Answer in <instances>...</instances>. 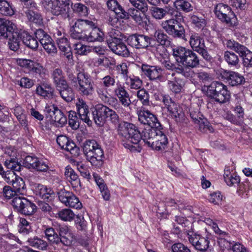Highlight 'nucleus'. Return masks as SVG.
I'll return each instance as SVG.
<instances>
[{"label": "nucleus", "instance_id": "obj_6", "mask_svg": "<svg viewBox=\"0 0 252 252\" xmlns=\"http://www.w3.org/2000/svg\"><path fill=\"white\" fill-rule=\"evenodd\" d=\"M92 114L95 123L99 126H102L107 119L115 125L120 122L119 116L116 111L101 104L95 105Z\"/></svg>", "mask_w": 252, "mask_h": 252}, {"label": "nucleus", "instance_id": "obj_20", "mask_svg": "<svg viewBox=\"0 0 252 252\" xmlns=\"http://www.w3.org/2000/svg\"><path fill=\"white\" fill-rule=\"evenodd\" d=\"M222 78L232 86L241 85L245 82L243 76L236 72L227 70H223L220 73Z\"/></svg>", "mask_w": 252, "mask_h": 252}, {"label": "nucleus", "instance_id": "obj_24", "mask_svg": "<svg viewBox=\"0 0 252 252\" xmlns=\"http://www.w3.org/2000/svg\"><path fill=\"white\" fill-rule=\"evenodd\" d=\"M64 175L74 189L80 188L81 182L79 176L70 166H67L65 167Z\"/></svg>", "mask_w": 252, "mask_h": 252}, {"label": "nucleus", "instance_id": "obj_7", "mask_svg": "<svg viewBox=\"0 0 252 252\" xmlns=\"http://www.w3.org/2000/svg\"><path fill=\"white\" fill-rule=\"evenodd\" d=\"M206 94L220 103H224L229 101L230 94L227 87L221 83L214 81L206 87Z\"/></svg>", "mask_w": 252, "mask_h": 252}, {"label": "nucleus", "instance_id": "obj_1", "mask_svg": "<svg viewBox=\"0 0 252 252\" xmlns=\"http://www.w3.org/2000/svg\"><path fill=\"white\" fill-rule=\"evenodd\" d=\"M161 129L145 128L140 133L133 124L124 122L119 125L118 134L127 140L123 145L131 151L135 150V147L130 143L137 145L142 139L147 147L159 151L165 150L168 143L167 136Z\"/></svg>", "mask_w": 252, "mask_h": 252}, {"label": "nucleus", "instance_id": "obj_56", "mask_svg": "<svg viewBox=\"0 0 252 252\" xmlns=\"http://www.w3.org/2000/svg\"><path fill=\"white\" fill-rule=\"evenodd\" d=\"M73 11L81 16H86L88 14V9L86 6L81 3H75L72 5Z\"/></svg>", "mask_w": 252, "mask_h": 252}, {"label": "nucleus", "instance_id": "obj_3", "mask_svg": "<svg viewBox=\"0 0 252 252\" xmlns=\"http://www.w3.org/2000/svg\"><path fill=\"white\" fill-rule=\"evenodd\" d=\"M83 154L92 165L100 167L104 158V151L101 145L94 139L85 141L82 144Z\"/></svg>", "mask_w": 252, "mask_h": 252}, {"label": "nucleus", "instance_id": "obj_45", "mask_svg": "<svg viewBox=\"0 0 252 252\" xmlns=\"http://www.w3.org/2000/svg\"><path fill=\"white\" fill-rule=\"evenodd\" d=\"M52 77L56 88L61 86H65V85L67 82L65 80L63 71L61 69H55L52 73Z\"/></svg>", "mask_w": 252, "mask_h": 252}, {"label": "nucleus", "instance_id": "obj_39", "mask_svg": "<svg viewBox=\"0 0 252 252\" xmlns=\"http://www.w3.org/2000/svg\"><path fill=\"white\" fill-rule=\"evenodd\" d=\"M0 14L6 16L13 15L15 9L12 3L6 0H0Z\"/></svg>", "mask_w": 252, "mask_h": 252}, {"label": "nucleus", "instance_id": "obj_15", "mask_svg": "<svg viewBox=\"0 0 252 252\" xmlns=\"http://www.w3.org/2000/svg\"><path fill=\"white\" fill-rule=\"evenodd\" d=\"M58 198L59 200L66 207L77 209L82 207V204L78 198L72 192L61 190L58 192Z\"/></svg>", "mask_w": 252, "mask_h": 252}, {"label": "nucleus", "instance_id": "obj_30", "mask_svg": "<svg viewBox=\"0 0 252 252\" xmlns=\"http://www.w3.org/2000/svg\"><path fill=\"white\" fill-rule=\"evenodd\" d=\"M57 42L59 48L63 55L70 60L72 58V54L71 51L70 45L66 38L63 36L61 38H57Z\"/></svg>", "mask_w": 252, "mask_h": 252}, {"label": "nucleus", "instance_id": "obj_44", "mask_svg": "<svg viewBox=\"0 0 252 252\" xmlns=\"http://www.w3.org/2000/svg\"><path fill=\"white\" fill-rule=\"evenodd\" d=\"M79 26H82L83 25L80 23L76 24L75 22L74 23L70 29V35L73 39L83 40L86 33L80 30L78 27Z\"/></svg>", "mask_w": 252, "mask_h": 252}, {"label": "nucleus", "instance_id": "obj_10", "mask_svg": "<svg viewBox=\"0 0 252 252\" xmlns=\"http://www.w3.org/2000/svg\"><path fill=\"white\" fill-rule=\"evenodd\" d=\"M116 83L114 77L108 75L102 78V82L96 85L95 92L98 97L102 101H108V99L113 96L109 94L108 88L113 87Z\"/></svg>", "mask_w": 252, "mask_h": 252}, {"label": "nucleus", "instance_id": "obj_49", "mask_svg": "<svg viewBox=\"0 0 252 252\" xmlns=\"http://www.w3.org/2000/svg\"><path fill=\"white\" fill-rule=\"evenodd\" d=\"M31 9L30 8L26 13L28 20L37 25H41L42 24V17L41 14L37 11H34Z\"/></svg>", "mask_w": 252, "mask_h": 252}, {"label": "nucleus", "instance_id": "obj_54", "mask_svg": "<svg viewBox=\"0 0 252 252\" xmlns=\"http://www.w3.org/2000/svg\"><path fill=\"white\" fill-rule=\"evenodd\" d=\"M114 93L115 95L117 97V98L125 97L126 96L129 95V93L124 85L120 83L116 84V86L114 89Z\"/></svg>", "mask_w": 252, "mask_h": 252}, {"label": "nucleus", "instance_id": "obj_58", "mask_svg": "<svg viewBox=\"0 0 252 252\" xmlns=\"http://www.w3.org/2000/svg\"><path fill=\"white\" fill-rule=\"evenodd\" d=\"M49 168V165L48 161L38 158H37L36 164L33 169L37 171L46 172Z\"/></svg>", "mask_w": 252, "mask_h": 252}, {"label": "nucleus", "instance_id": "obj_25", "mask_svg": "<svg viewBox=\"0 0 252 252\" xmlns=\"http://www.w3.org/2000/svg\"><path fill=\"white\" fill-rule=\"evenodd\" d=\"M103 102L111 105L117 111V113L118 114H119L121 117L129 115V112L131 110L130 107H125L124 105H121L118 102V100L116 97L112 96L109 98L108 101Z\"/></svg>", "mask_w": 252, "mask_h": 252}, {"label": "nucleus", "instance_id": "obj_48", "mask_svg": "<svg viewBox=\"0 0 252 252\" xmlns=\"http://www.w3.org/2000/svg\"><path fill=\"white\" fill-rule=\"evenodd\" d=\"M136 96L143 106H149L150 95L148 92L144 88L139 89L136 92Z\"/></svg>", "mask_w": 252, "mask_h": 252}, {"label": "nucleus", "instance_id": "obj_9", "mask_svg": "<svg viewBox=\"0 0 252 252\" xmlns=\"http://www.w3.org/2000/svg\"><path fill=\"white\" fill-rule=\"evenodd\" d=\"M11 204L18 212L25 215H32L36 210L34 203L22 196H15L13 198Z\"/></svg>", "mask_w": 252, "mask_h": 252}, {"label": "nucleus", "instance_id": "obj_32", "mask_svg": "<svg viewBox=\"0 0 252 252\" xmlns=\"http://www.w3.org/2000/svg\"><path fill=\"white\" fill-rule=\"evenodd\" d=\"M8 45L10 50L17 51L19 48V43L20 40V33L16 27V30L12 32L9 36Z\"/></svg>", "mask_w": 252, "mask_h": 252}, {"label": "nucleus", "instance_id": "obj_26", "mask_svg": "<svg viewBox=\"0 0 252 252\" xmlns=\"http://www.w3.org/2000/svg\"><path fill=\"white\" fill-rule=\"evenodd\" d=\"M163 102L168 111L175 118H180L183 115L182 110L169 96H164Z\"/></svg>", "mask_w": 252, "mask_h": 252}, {"label": "nucleus", "instance_id": "obj_16", "mask_svg": "<svg viewBox=\"0 0 252 252\" xmlns=\"http://www.w3.org/2000/svg\"><path fill=\"white\" fill-rule=\"evenodd\" d=\"M142 73L150 80H158L163 82L164 70L160 66L142 64L141 66Z\"/></svg>", "mask_w": 252, "mask_h": 252}, {"label": "nucleus", "instance_id": "obj_41", "mask_svg": "<svg viewBox=\"0 0 252 252\" xmlns=\"http://www.w3.org/2000/svg\"><path fill=\"white\" fill-rule=\"evenodd\" d=\"M185 84V81L183 79L177 77L173 81H168V88L175 94L181 92Z\"/></svg>", "mask_w": 252, "mask_h": 252}, {"label": "nucleus", "instance_id": "obj_50", "mask_svg": "<svg viewBox=\"0 0 252 252\" xmlns=\"http://www.w3.org/2000/svg\"><path fill=\"white\" fill-rule=\"evenodd\" d=\"M58 215L60 219L65 221L73 220L76 216L71 210L66 208L60 211Z\"/></svg>", "mask_w": 252, "mask_h": 252}, {"label": "nucleus", "instance_id": "obj_55", "mask_svg": "<svg viewBox=\"0 0 252 252\" xmlns=\"http://www.w3.org/2000/svg\"><path fill=\"white\" fill-rule=\"evenodd\" d=\"M154 37L156 41L161 45H165L168 42V35L161 30H158L155 31Z\"/></svg>", "mask_w": 252, "mask_h": 252}, {"label": "nucleus", "instance_id": "obj_21", "mask_svg": "<svg viewBox=\"0 0 252 252\" xmlns=\"http://www.w3.org/2000/svg\"><path fill=\"white\" fill-rule=\"evenodd\" d=\"M60 239L59 243L61 242L65 246L71 245L74 240V235L70 227L66 225H63L59 228Z\"/></svg>", "mask_w": 252, "mask_h": 252}, {"label": "nucleus", "instance_id": "obj_35", "mask_svg": "<svg viewBox=\"0 0 252 252\" xmlns=\"http://www.w3.org/2000/svg\"><path fill=\"white\" fill-rule=\"evenodd\" d=\"M125 84L132 90H139L142 86V81L139 77L130 75L124 80Z\"/></svg>", "mask_w": 252, "mask_h": 252}, {"label": "nucleus", "instance_id": "obj_27", "mask_svg": "<svg viewBox=\"0 0 252 252\" xmlns=\"http://www.w3.org/2000/svg\"><path fill=\"white\" fill-rule=\"evenodd\" d=\"M108 8L114 11L121 19H128V15L117 0H108L107 2Z\"/></svg>", "mask_w": 252, "mask_h": 252}, {"label": "nucleus", "instance_id": "obj_52", "mask_svg": "<svg viewBox=\"0 0 252 252\" xmlns=\"http://www.w3.org/2000/svg\"><path fill=\"white\" fill-rule=\"evenodd\" d=\"M224 59L231 66H236L239 62L238 56L231 51H225L224 53Z\"/></svg>", "mask_w": 252, "mask_h": 252}, {"label": "nucleus", "instance_id": "obj_40", "mask_svg": "<svg viewBox=\"0 0 252 252\" xmlns=\"http://www.w3.org/2000/svg\"><path fill=\"white\" fill-rule=\"evenodd\" d=\"M22 40L23 43L28 48L35 50L38 46L37 38H35L27 32H23L21 35Z\"/></svg>", "mask_w": 252, "mask_h": 252}, {"label": "nucleus", "instance_id": "obj_19", "mask_svg": "<svg viewBox=\"0 0 252 252\" xmlns=\"http://www.w3.org/2000/svg\"><path fill=\"white\" fill-rule=\"evenodd\" d=\"M188 238L189 242L198 251L205 252L209 248L210 242L206 238L201 237L200 235L193 233L189 235Z\"/></svg>", "mask_w": 252, "mask_h": 252}, {"label": "nucleus", "instance_id": "obj_31", "mask_svg": "<svg viewBox=\"0 0 252 252\" xmlns=\"http://www.w3.org/2000/svg\"><path fill=\"white\" fill-rule=\"evenodd\" d=\"M54 90L51 84L42 83L38 86L36 89V94L44 98H50L53 95Z\"/></svg>", "mask_w": 252, "mask_h": 252}, {"label": "nucleus", "instance_id": "obj_37", "mask_svg": "<svg viewBox=\"0 0 252 252\" xmlns=\"http://www.w3.org/2000/svg\"><path fill=\"white\" fill-rule=\"evenodd\" d=\"M145 13H142L140 10L137 8H129L127 12L128 18L130 16L135 22L139 25H143V20Z\"/></svg>", "mask_w": 252, "mask_h": 252}, {"label": "nucleus", "instance_id": "obj_4", "mask_svg": "<svg viewBox=\"0 0 252 252\" xmlns=\"http://www.w3.org/2000/svg\"><path fill=\"white\" fill-rule=\"evenodd\" d=\"M172 51V55L176 61L184 66L193 68L199 66V57L191 50L178 46L173 48Z\"/></svg>", "mask_w": 252, "mask_h": 252}, {"label": "nucleus", "instance_id": "obj_61", "mask_svg": "<svg viewBox=\"0 0 252 252\" xmlns=\"http://www.w3.org/2000/svg\"><path fill=\"white\" fill-rule=\"evenodd\" d=\"M75 23L76 24L80 23L83 25L82 26H79L78 27L81 31H83V32L85 33H86L87 31H89L90 28H93L94 26V23L93 21L89 20L78 19L75 22Z\"/></svg>", "mask_w": 252, "mask_h": 252}, {"label": "nucleus", "instance_id": "obj_8", "mask_svg": "<svg viewBox=\"0 0 252 252\" xmlns=\"http://www.w3.org/2000/svg\"><path fill=\"white\" fill-rule=\"evenodd\" d=\"M160 25L166 33L173 37L183 38L185 36L184 27L175 18L163 20Z\"/></svg>", "mask_w": 252, "mask_h": 252}, {"label": "nucleus", "instance_id": "obj_38", "mask_svg": "<svg viewBox=\"0 0 252 252\" xmlns=\"http://www.w3.org/2000/svg\"><path fill=\"white\" fill-rule=\"evenodd\" d=\"M27 243L30 246L41 251L46 250L48 246L46 241L37 236L28 239Z\"/></svg>", "mask_w": 252, "mask_h": 252}, {"label": "nucleus", "instance_id": "obj_22", "mask_svg": "<svg viewBox=\"0 0 252 252\" xmlns=\"http://www.w3.org/2000/svg\"><path fill=\"white\" fill-rule=\"evenodd\" d=\"M78 113L80 119L87 123L89 126L92 124V121L89 118V111L88 105L83 99H79L76 103Z\"/></svg>", "mask_w": 252, "mask_h": 252}, {"label": "nucleus", "instance_id": "obj_64", "mask_svg": "<svg viewBox=\"0 0 252 252\" xmlns=\"http://www.w3.org/2000/svg\"><path fill=\"white\" fill-rule=\"evenodd\" d=\"M36 75L42 79H45L48 76L47 69L40 64H37L32 69Z\"/></svg>", "mask_w": 252, "mask_h": 252}, {"label": "nucleus", "instance_id": "obj_28", "mask_svg": "<svg viewBox=\"0 0 252 252\" xmlns=\"http://www.w3.org/2000/svg\"><path fill=\"white\" fill-rule=\"evenodd\" d=\"M174 9L172 8L166 7L165 8H161L157 6L151 7L150 9V13L152 17L157 20H159L164 19L166 15L170 13L171 15H173Z\"/></svg>", "mask_w": 252, "mask_h": 252}, {"label": "nucleus", "instance_id": "obj_59", "mask_svg": "<svg viewBox=\"0 0 252 252\" xmlns=\"http://www.w3.org/2000/svg\"><path fill=\"white\" fill-rule=\"evenodd\" d=\"M129 2L136 8L142 13H146L148 11V5L145 0H129Z\"/></svg>", "mask_w": 252, "mask_h": 252}, {"label": "nucleus", "instance_id": "obj_2", "mask_svg": "<svg viewBox=\"0 0 252 252\" xmlns=\"http://www.w3.org/2000/svg\"><path fill=\"white\" fill-rule=\"evenodd\" d=\"M67 77L70 85L81 96L88 98L93 96L95 87H94L89 75L81 71L75 75L72 72L68 71Z\"/></svg>", "mask_w": 252, "mask_h": 252}, {"label": "nucleus", "instance_id": "obj_33", "mask_svg": "<svg viewBox=\"0 0 252 252\" xmlns=\"http://www.w3.org/2000/svg\"><path fill=\"white\" fill-rule=\"evenodd\" d=\"M65 86L58 87L57 89L60 92L61 97L66 101L70 102L74 98V94L71 88L68 86L67 83Z\"/></svg>", "mask_w": 252, "mask_h": 252}, {"label": "nucleus", "instance_id": "obj_53", "mask_svg": "<svg viewBox=\"0 0 252 252\" xmlns=\"http://www.w3.org/2000/svg\"><path fill=\"white\" fill-rule=\"evenodd\" d=\"M15 191L21 194H23L25 192L26 186L23 179L19 176L16 180L12 184Z\"/></svg>", "mask_w": 252, "mask_h": 252}, {"label": "nucleus", "instance_id": "obj_11", "mask_svg": "<svg viewBox=\"0 0 252 252\" xmlns=\"http://www.w3.org/2000/svg\"><path fill=\"white\" fill-rule=\"evenodd\" d=\"M44 112L58 126H62L67 122L66 117L58 106L52 102L46 103Z\"/></svg>", "mask_w": 252, "mask_h": 252}, {"label": "nucleus", "instance_id": "obj_46", "mask_svg": "<svg viewBox=\"0 0 252 252\" xmlns=\"http://www.w3.org/2000/svg\"><path fill=\"white\" fill-rule=\"evenodd\" d=\"M174 6L179 11L189 12L192 10L193 7L188 0H175Z\"/></svg>", "mask_w": 252, "mask_h": 252}, {"label": "nucleus", "instance_id": "obj_17", "mask_svg": "<svg viewBox=\"0 0 252 252\" xmlns=\"http://www.w3.org/2000/svg\"><path fill=\"white\" fill-rule=\"evenodd\" d=\"M111 38L108 41V45L111 51L117 55L126 57L129 55V52L126 45L120 38L111 35Z\"/></svg>", "mask_w": 252, "mask_h": 252}, {"label": "nucleus", "instance_id": "obj_13", "mask_svg": "<svg viewBox=\"0 0 252 252\" xmlns=\"http://www.w3.org/2000/svg\"><path fill=\"white\" fill-rule=\"evenodd\" d=\"M214 12L216 17L222 22L228 25H232V21L235 18V14L228 5L222 3L217 4Z\"/></svg>", "mask_w": 252, "mask_h": 252}, {"label": "nucleus", "instance_id": "obj_47", "mask_svg": "<svg viewBox=\"0 0 252 252\" xmlns=\"http://www.w3.org/2000/svg\"><path fill=\"white\" fill-rule=\"evenodd\" d=\"M46 238L52 245H58L60 237L52 227L47 228L44 231Z\"/></svg>", "mask_w": 252, "mask_h": 252}, {"label": "nucleus", "instance_id": "obj_12", "mask_svg": "<svg viewBox=\"0 0 252 252\" xmlns=\"http://www.w3.org/2000/svg\"><path fill=\"white\" fill-rule=\"evenodd\" d=\"M35 36L44 49L48 54L54 56L57 53V48L52 38L43 30L38 29L35 32Z\"/></svg>", "mask_w": 252, "mask_h": 252}, {"label": "nucleus", "instance_id": "obj_42", "mask_svg": "<svg viewBox=\"0 0 252 252\" xmlns=\"http://www.w3.org/2000/svg\"><path fill=\"white\" fill-rule=\"evenodd\" d=\"M191 23L199 29L203 28L206 25V20L204 15L198 12H194L191 15Z\"/></svg>", "mask_w": 252, "mask_h": 252}, {"label": "nucleus", "instance_id": "obj_57", "mask_svg": "<svg viewBox=\"0 0 252 252\" xmlns=\"http://www.w3.org/2000/svg\"><path fill=\"white\" fill-rule=\"evenodd\" d=\"M226 235L223 236L219 235L218 244L223 250H231L232 247V244L227 239L229 237L228 234L226 233Z\"/></svg>", "mask_w": 252, "mask_h": 252}, {"label": "nucleus", "instance_id": "obj_43", "mask_svg": "<svg viewBox=\"0 0 252 252\" xmlns=\"http://www.w3.org/2000/svg\"><path fill=\"white\" fill-rule=\"evenodd\" d=\"M189 44L191 47L195 51L198 49L205 47L204 40L198 33H191L189 38Z\"/></svg>", "mask_w": 252, "mask_h": 252}, {"label": "nucleus", "instance_id": "obj_29", "mask_svg": "<svg viewBox=\"0 0 252 252\" xmlns=\"http://www.w3.org/2000/svg\"><path fill=\"white\" fill-rule=\"evenodd\" d=\"M90 30L91 32L88 34L86 33L83 40L88 42H101L103 40L104 33L95 25L93 28H90Z\"/></svg>", "mask_w": 252, "mask_h": 252}, {"label": "nucleus", "instance_id": "obj_63", "mask_svg": "<svg viewBox=\"0 0 252 252\" xmlns=\"http://www.w3.org/2000/svg\"><path fill=\"white\" fill-rule=\"evenodd\" d=\"M68 124L73 129H77L79 126L78 119L74 111H70L69 113Z\"/></svg>", "mask_w": 252, "mask_h": 252}, {"label": "nucleus", "instance_id": "obj_5", "mask_svg": "<svg viewBox=\"0 0 252 252\" xmlns=\"http://www.w3.org/2000/svg\"><path fill=\"white\" fill-rule=\"evenodd\" d=\"M69 0H42L43 7L53 15L69 20L72 17Z\"/></svg>", "mask_w": 252, "mask_h": 252}, {"label": "nucleus", "instance_id": "obj_23", "mask_svg": "<svg viewBox=\"0 0 252 252\" xmlns=\"http://www.w3.org/2000/svg\"><path fill=\"white\" fill-rule=\"evenodd\" d=\"M16 30V25L12 21L0 18V37L7 38L12 32Z\"/></svg>", "mask_w": 252, "mask_h": 252}, {"label": "nucleus", "instance_id": "obj_36", "mask_svg": "<svg viewBox=\"0 0 252 252\" xmlns=\"http://www.w3.org/2000/svg\"><path fill=\"white\" fill-rule=\"evenodd\" d=\"M224 180L229 186L238 185L240 182V178L235 172H232L229 170L224 171L223 175Z\"/></svg>", "mask_w": 252, "mask_h": 252}, {"label": "nucleus", "instance_id": "obj_18", "mask_svg": "<svg viewBox=\"0 0 252 252\" xmlns=\"http://www.w3.org/2000/svg\"><path fill=\"white\" fill-rule=\"evenodd\" d=\"M127 41L130 45L136 49L146 48L151 44V38L144 34H134L129 36Z\"/></svg>", "mask_w": 252, "mask_h": 252}, {"label": "nucleus", "instance_id": "obj_51", "mask_svg": "<svg viewBox=\"0 0 252 252\" xmlns=\"http://www.w3.org/2000/svg\"><path fill=\"white\" fill-rule=\"evenodd\" d=\"M5 166L11 170V171H20L22 168V166L17 160L16 158H6L4 162Z\"/></svg>", "mask_w": 252, "mask_h": 252}, {"label": "nucleus", "instance_id": "obj_62", "mask_svg": "<svg viewBox=\"0 0 252 252\" xmlns=\"http://www.w3.org/2000/svg\"><path fill=\"white\" fill-rule=\"evenodd\" d=\"M74 47L76 53L78 55H85L90 53V46L85 45L81 42L75 43Z\"/></svg>", "mask_w": 252, "mask_h": 252}, {"label": "nucleus", "instance_id": "obj_14", "mask_svg": "<svg viewBox=\"0 0 252 252\" xmlns=\"http://www.w3.org/2000/svg\"><path fill=\"white\" fill-rule=\"evenodd\" d=\"M138 120L144 125H147L148 128L152 129H162V126L157 117L148 110H140L138 112Z\"/></svg>", "mask_w": 252, "mask_h": 252}, {"label": "nucleus", "instance_id": "obj_60", "mask_svg": "<svg viewBox=\"0 0 252 252\" xmlns=\"http://www.w3.org/2000/svg\"><path fill=\"white\" fill-rule=\"evenodd\" d=\"M74 164L82 176L87 179H90L91 175L86 165L82 162H76Z\"/></svg>", "mask_w": 252, "mask_h": 252}, {"label": "nucleus", "instance_id": "obj_34", "mask_svg": "<svg viewBox=\"0 0 252 252\" xmlns=\"http://www.w3.org/2000/svg\"><path fill=\"white\" fill-rule=\"evenodd\" d=\"M34 191L37 195L43 200L49 199L53 193V191L51 189L41 184L35 185Z\"/></svg>", "mask_w": 252, "mask_h": 252}]
</instances>
